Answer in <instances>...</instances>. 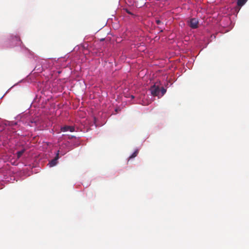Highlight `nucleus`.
<instances>
[{
	"label": "nucleus",
	"mask_w": 249,
	"mask_h": 249,
	"mask_svg": "<svg viewBox=\"0 0 249 249\" xmlns=\"http://www.w3.org/2000/svg\"><path fill=\"white\" fill-rule=\"evenodd\" d=\"M125 11H126L128 14H130V15H132V13H131L130 11H129L128 9H125Z\"/></svg>",
	"instance_id": "obj_10"
},
{
	"label": "nucleus",
	"mask_w": 249,
	"mask_h": 249,
	"mask_svg": "<svg viewBox=\"0 0 249 249\" xmlns=\"http://www.w3.org/2000/svg\"><path fill=\"white\" fill-rule=\"evenodd\" d=\"M138 152V150H135V151L129 157V160L136 157L137 156Z\"/></svg>",
	"instance_id": "obj_7"
},
{
	"label": "nucleus",
	"mask_w": 249,
	"mask_h": 249,
	"mask_svg": "<svg viewBox=\"0 0 249 249\" xmlns=\"http://www.w3.org/2000/svg\"><path fill=\"white\" fill-rule=\"evenodd\" d=\"M156 22L158 25H160L162 23L161 21L159 19H157L156 20Z\"/></svg>",
	"instance_id": "obj_9"
},
{
	"label": "nucleus",
	"mask_w": 249,
	"mask_h": 249,
	"mask_svg": "<svg viewBox=\"0 0 249 249\" xmlns=\"http://www.w3.org/2000/svg\"><path fill=\"white\" fill-rule=\"evenodd\" d=\"M248 0H237V5L238 6V9H240V8L243 6Z\"/></svg>",
	"instance_id": "obj_5"
},
{
	"label": "nucleus",
	"mask_w": 249,
	"mask_h": 249,
	"mask_svg": "<svg viewBox=\"0 0 249 249\" xmlns=\"http://www.w3.org/2000/svg\"><path fill=\"white\" fill-rule=\"evenodd\" d=\"M59 150L57 151V152L56 153V155L55 157L49 162V164L50 167L54 166L56 164L57 162V160L59 158Z\"/></svg>",
	"instance_id": "obj_3"
},
{
	"label": "nucleus",
	"mask_w": 249,
	"mask_h": 249,
	"mask_svg": "<svg viewBox=\"0 0 249 249\" xmlns=\"http://www.w3.org/2000/svg\"><path fill=\"white\" fill-rule=\"evenodd\" d=\"M161 92V96H163L165 92H166V89L164 88H162L161 90H160V92Z\"/></svg>",
	"instance_id": "obj_8"
},
{
	"label": "nucleus",
	"mask_w": 249,
	"mask_h": 249,
	"mask_svg": "<svg viewBox=\"0 0 249 249\" xmlns=\"http://www.w3.org/2000/svg\"><path fill=\"white\" fill-rule=\"evenodd\" d=\"M151 93L154 96H159L160 93V89L159 86L155 85L152 86L150 88Z\"/></svg>",
	"instance_id": "obj_1"
},
{
	"label": "nucleus",
	"mask_w": 249,
	"mask_h": 249,
	"mask_svg": "<svg viewBox=\"0 0 249 249\" xmlns=\"http://www.w3.org/2000/svg\"><path fill=\"white\" fill-rule=\"evenodd\" d=\"M16 38H19V37L18 36H16Z\"/></svg>",
	"instance_id": "obj_11"
},
{
	"label": "nucleus",
	"mask_w": 249,
	"mask_h": 249,
	"mask_svg": "<svg viewBox=\"0 0 249 249\" xmlns=\"http://www.w3.org/2000/svg\"><path fill=\"white\" fill-rule=\"evenodd\" d=\"M24 152H25L24 149H22L20 151L17 152V158L19 159L21 157V156L23 155V154L24 153Z\"/></svg>",
	"instance_id": "obj_6"
},
{
	"label": "nucleus",
	"mask_w": 249,
	"mask_h": 249,
	"mask_svg": "<svg viewBox=\"0 0 249 249\" xmlns=\"http://www.w3.org/2000/svg\"><path fill=\"white\" fill-rule=\"evenodd\" d=\"M198 20L196 18H192L189 22V26L192 29H196L198 27Z\"/></svg>",
	"instance_id": "obj_2"
},
{
	"label": "nucleus",
	"mask_w": 249,
	"mask_h": 249,
	"mask_svg": "<svg viewBox=\"0 0 249 249\" xmlns=\"http://www.w3.org/2000/svg\"><path fill=\"white\" fill-rule=\"evenodd\" d=\"M61 131L63 132H66V131H70V132H73L75 130V128L72 126H68V125H65L61 128Z\"/></svg>",
	"instance_id": "obj_4"
}]
</instances>
